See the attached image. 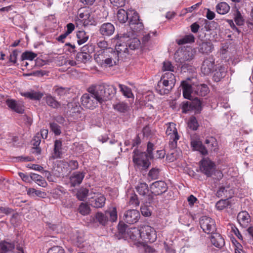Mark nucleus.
<instances>
[{"label": "nucleus", "mask_w": 253, "mask_h": 253, "mask_svg": "<svg viewBox=\"0 0 253 253\" xmlns=\"http://www.w3.org/2000/svg\"><path fill=\"white\" fill-rule=\"evenodd\" d=\"M148 157L146 152H141L137 150L133 151V162L137 168L141 169H146L150 165Z\"/></svg>", "instance_id": "2"}, {"label": "nucleus", "mask_w": 253, "mask_h": 253, "mask_svg": "<svg viewBox=\"0 0 253 253\" xmlns=\"http://www.w3.org/2000/svg\"><path fill=\"white\" fill-rule=\"evenodd\" d=\"M237 220L240 225L243 228H246L250 222V216L248 212L242 211L237 215Z\"/></svg>", "instance_id": "16"}, {"label": "nucleus", "mask_w": 253, "mask_h": 253, "mask_svg": "<svg viewBox=\"0 0 253 253\" xmlns=\"http://www.w3.org/2000/svg\"><path fill=\"white\" fill-rule=\"evenodd\" d=\"M195 38L192 34L185 36L183 38L176 40V42L178 45H182L187 43L194 42Z\"/></svg>", "instance_id": "34"}, {"label": "nucleus", "mask_w": 253, "mask_h": 253, "mask_svg": "<svg viewBox=\"0 0 253 253\" xmlns=\"http://www.w3.org/2000/svg\"><path fill=\"white\" fill-rule=\"evenodd\" d=\"M132 10L126 11L124 9H120L117 13V17L118 21L121 23H125L128 19V15H131Z\"/></svg>", "instance_id": "25"}, {"label": "nucleus", "mask_w": 253, "mask_h": 253, "mask_svg": "<svg viewBox=\"0 0 253 253\" xmlns=\"http://www.w3.org/2000/svg\"><path fill=\"white\" fill-rule=\"evenodd\" d=\"M213 49L212 44L210 42H203L199 44V51L202 54H208L211 52Z\"/></svg>", "instance_id": "24"}, {"label": "nucleus", "mask_w": 253, "mask_h": 253, "mask_svg": "<svg viewBox=\"0 0 253 253\" xmlns=\"http://www.w3.org/2000/svg\"><path fill=\"white\" fill-rule=\"evenodd\" d=\"M114 109L120 113H126L129 110L127 104L120 102L113 105Z\"/></svg>", "instance_id": "33"}, {"label": "nucleus", "mask_w": 253, "mask_h": 253, "mask_svg": "<svg viewBox=\"0 0 253 253\" xmlns=\"http://www.w3.org/2000/svg\"><path fill=\"white\" fill-rule=\"evenodd\" d=\"M37 56V54L34 52L31 51H25L22 53L21 55V59L22 60H29L32 61L36 58Z\"/></svg>", "instance_id": "50"}, {"label": "nucleus", "mask_w": 253, "mask_h": 253, "mask_svg": "<svg viewBox=\"0 0 253 253\" xmlns=\"http://www.w3.org/2000/svg\"><path fill=\"white\" fill-rule=\"evenodd\" d=\"M78 210L81 214L85 215L89 214L90 212V208L86 204L82 203L79 207Z\"/></svg>", "instance_id": "48"}, {"label": "nucleus", "mask_w": 253, "mask_h": 253, "mask_svg": "<svg viewBox=\"0 0 253 253\" xmlns=\"http://www.w3.org/2000/svg\"><path fill=\"white\" fill-rule=\"evenodd\" d=\"M181 86L183 90V95L185 98L190 100L191 93L192 92V86L186 81L181 83Z\"/></svg>", "instance_id": "27"}, {"label": "nucleus", "mask_w": 253, "mask_h": 253, "mask_svg": "<svg viewBox=\"0 0 253 253\" xmlns=\"http://www.w3.org/2000/svg\"><path fill=\"white\" fill-rule=\"evenodd\" d=\"M181 109L182 112L183 113H186L190 111L193 110L190 100L183 102L182 104Z\"/></svg>", "instance_id": "55"}, {"label": "nucleus", "mask_w": 253, "mask_h": 253, "mask_svg": "<svg viewBox=\"0 0 253 253\" xmlns=\"http://www.w3.org/2000/svg\"><path fill=\"white\" fill-rule=\"evenodd\" d=\"M62 146V143L60 140H56L54 141L53 152L51 156L53 159H59L61 157Z\"/></svg>", "instance_id": "21"}, {"label": "nucleus", "mask_w": 253, "mask_h": 253, "mask_svg": "<svg viewBox=\"0 0 253 253\" xmlns=\"http://www.w3.org/2000/svg\"><path fill=\"white\" fill-rule=\"evenodd\" d=\"M127 235L125 240L132 242L134 245H137L141 242V230L137 228H130L127 229Z\"/></svg>", "instance_id": "10"}, {"label": "nucleus", "mask_w": 253, "mask_h": 253, "mask_svg": "<svg viewBox=\"0 0 253 253\" xmlns=\"http://www.w3.org/2000/svg\"><path fill=\"white\" fill-rule=\"evenodd\" d=\"M6 104L12 111L18 114H23L24 112V107L20 102L12 99H7L5 101Z\"/></svg>", "instance_id": "14"}, {"label": "nucleus", "mask_w": 253, "mask_h": 253, "mask_svg": "<svg viewBox=\"0 0 253 253\" xmlns=\"http://www.w3.org/2000/svg\"><path fill=\"white\" fill-rule=\"evenodd\" d=\"M87 91L94 96L98 102L102 103L106 100L105 91H104V88L102 84L92 85L88 88Z\"/></svg>", "instance_id": "8"}, {"label": "nucleus", "mask_w": 253, "mask_h": 253, "mask_svg": "<svg viewBox=\"0 0 253 253\" xmlns=\"http://www.w3.org/2000/svg\"><path fill=\"white\" fill-rule=\"evenodd\" d=\"M46 104L50 107L57 109L60 106V103L55 99L51 94H47L44 97Z\"/></svg>", "instance_id": "26"}, {"label": "nucleus", "mask_w": 253, "mask_h": 253, "mask_svg": "<svg viewBox=\"0 0 253 253\" xmlns=\"http://www.w3.org/2000/svg\"><path fill=\"white\" fill-rule=\"evenodd\" d=\"M77 37L78 38V43L79 45L86 42L88 39V36L86 35V33H77Z\"/></svg>", "instance_id": "51"}, {"label": "nucleus", "mask_w": 253, "mask_h": 253, "mask_svg": "<svg viewBox=\"0 0 253 253\" xmlns=\"http://www.w3.org/2000/svg\"><path fill=\"white\" fill-rule=\"evenodd\" d=\"M128 47L130 49L134 50L138 48L140 45L139 40L136 38L129 40V42L127 43Z\"/></svg>", "instance_id": "45"}, {"label": "nucleus", "mask_w": 253, "mask_h": 253, "mask_svg": "<svg viewBox=\"0 0 253 253\" xmlns=\"http://www.w3.org/2000/svg\"><path fill=\"white\" fill-rule=\"evenodd\" d=\"M116 51L120 55L121 57H126L128 54V50L127 46L125 44H120L116 47Z\"/></svg>", "instance_id": "40"}, {"label": "nucleus", "mask_w": 253, "mask_h": 253, "mask_svg": "<svg viewBox=\"0 0 253 253\" xmlns=\"http://www.w3.org/2000/svg\"><path fill=\"white\" fill-rule=\"evenodd\" d=\"M107 216H109V220L112 222H115L117 219V212L116 208H113L110 211H107L105 212Z\"/></svg>", "instance_id": "52"}, {"label": "nucleus", "mask_w": 253, "mask_h": 253, "mask_svg": "<svg viewBox=\"0 0 253 253\" xmlns=\"http://www.w3.org/2000/svg\"><path fill=\"white\" fill-rule=\"evenodd\" d=\"M118 85L120 89V91L127 98H132L133 97V95L132 93L130 88L124 84H119Z\"/></svg>", "instance_id": "35"}, {"label": "nucleus", "mask_w": 253, "mask_h": 253, "mask_svg": "<svg viewBox=\"0 0 253 253\" xmlns=\"http://www.w3.org/2000/svg\"><path fill=\"white\" fill-rule=\"evenodd\" d=\"M131 17L128 21L129 26L132 32H140L144 29L143 23L139 19L138 13L135 11H131Z\"/></svg>", "instance_id": "7"}, {"label": "nucleus", "mask_w": 253, "mask_h": 253, "mask_svg": "<svg viewBox=\"0 0 253 253\" xmlns=\"http://www.w3.org/2000/svg\"><path fill=\"white\" fill-rule=\"evenodd\" d=\"M50 128L56 135H59L61 133L60 126L55 123H50Z\"/></svg>", "instance_id": "56"}, {"label": "nucleus", "mask_w": 253, "mask_h": 253, "mask_svg": "<svg viewBox=\"0 0 253 253\" xmlns=\"http://www.w3.org/2000/svg\"><path fill=\"white\" fill-rule=\"evenodd\" d=\"M159 174V169L156 168L152 169L148 173V176L152 179H157Z\"/></svg>", "instance_id": "60"}, {"label": "nucleus", "mask_w": 253, "mask_h": 253, "mask_svg": "<svg viewBox=\"0 0 253 253\" xmlns=\"http://www.w3.org/2000/svg\"><path fill=\"white\" fill-rule=\"evenodd\" d=\"M229 188H225V187H221L219 188L216 192V196L218 198H224L228 199L231 197L229 191L227 190Z\"/></svg>", "instance_id": "36"}, {"label": "nucleus", "mask_w": 253, "mask_h": 253, "mask_svg": "<svg viewBox=\"0 0 253 253\" xmlns=\"http://www.w3.org/2000/svg\"><path fill=\"white\" fill-rule=\"evenodd\" d=\"M15 247L17 253H24L22 245L18 243L15 240L12 242L8 240L1 241L0 242V253H13Z\"/></svg>", "instance_id": "3"}, {"label": "nucleus", "mask_w": 253, "mask_h": 253, "mask_svg": "<svg viewBox=\"0 0 253 253\" xmlns=\"http://www.w3.org/2000/svg\"><path fill=\"white\" fill-rule=\"evenodd\" d=\"M205 143L207 145L208 148L211 151H216L217 149V143L214 138L211 137L206 139Z\"/></svg>", "instance_id": "39"}, {"label": "nucleus", "mask_w": 253, "mask_h": 253, "mask_svg": "<svg viewBox=\"0 0 253 253\" xmlns=\"http://www.w3.org/2000/svg\"><path fill=\"white\" fill-rule=\"evenodd\" d=\"M191 145L194 150L199 151L202 155H206L208 154L207 148L200 140L193 139L191 141Z\"/></svg>", "instance_id": "22"}, {"label": "nucleus", "mask_w": 253, "mask_h": 253, "mask_svg": "<svg viewBox=\"0 0 253 253\" xmlns=\"http://www.w3.org/2000/svg\"><path fill=\"white\" fill-rule=\"evenodd\" d=\"M195 91L198 95L204 96L208 93L209 88L206 84H201L196 87V89Z\"/></svg>", "instance_id": "38"}, {"label": "nucleus", "mask_w": 253, "mask_h": 253, "mask_svg": "<svg viewBox=\"0 0 253 253\" xmlns=\"http://www.w3.org/2000/svg\"><path fill=\"white\" fill-rule=\"evenodd\" d=\"M215 63L213 57H209L205 59L201 66V72L204 75H209L213 72Z\"/></svg>", "instance_id": "13"}, {"label": "nucleus", "mask_w": 253, "mask_h": 253, "mask_svg": "<svg viewBox=\"0 0 253 253\" xmlns=\"http://www.w3.org/2000/svg\"><path fill=\"white\" fill-rule=\"evenodd\" d=\"M102 85V86H103L104 91H105V93L106 100L108 98L109 96L116 94L117 88L113 85L106 84H103Z\"/></svg>", "instance_id": "29"}, {"label": "nucleus", "mask_w": 253, "mask_h": 253, "mask_svg": "<svg viewBox=\"0 0 253 253\" xmlns=\"http://www.w3.org/2000/svg\"><path fill=\"white\" fill-rule=\"evenodd\" d=\"M75 24L77 28L81 29L83 27H85L89 25V21L88 20H84L79 18H75Z\"/></svg>", "instance_id": "57"}, {"label": "nucleus", "mask_w": 253, "mask_h": 253, "mask_svg": "<svg viewBox=\"0 0 253 253\" xmlns=\"http://www.w3.org/2000/svg\"><path fill=\"white\" fill-rule=\"evenodd\" d=\"M188 126L190 129L193 130H195L197 129L199 125L195 117H190L188 123Z\"/></svg>", "instance_id": "53"}, {"label": "nucleus", "mask_w": 253, "mask_h": 253, "mask_svg": "<svg viewBox=\"0 0 253 253\" xmlns=\"http://www.w3.org/2000/svg\"><path fill=\"white\" fill-rule=\"evenodd\" d=\"M106 198L103 195L100 194L99 196L92 198L90 204L92 207L95 208H101L105 205Z\"/></svg>", "instance_id": "19"}, {"label": "nucleus", "mask_w": 253, "mask_h": 253, "mask_svg": "<svg viewBox=\"0 0 253 253\" xmlns=\"http://www.w3.org/2000/svg\"><path fill=\"white\" fill-rule=\"evenodd\" d=\"M229 48V44L228 43H222V46L220 49L219 53L223 57H225L224 56L228 51Z\"/></svg>", "instance_id": "64"}, {"label": "nucleus", "mask_w": 253, "mask_h": 253, "mask_svg": "<svg viewBox=\"0 0 253 253\" xmlns=\"http://www.w3.org/2000/svg\"><path fill=\"white\" fill-rule=\"evenodd\" d=\"M211 241L212 245L218 248H221L225 245L224 238L218 233L214 232L211 234Z\"/></svg>", "instance_id": "18"}, {"label": "nucleus", "mask_w": 253, "mask_h": 253, "mask_svg": "<svg viewBox=\"0 0 253 253\" xmlns=\"http://www.w3.org/2000/svg\"><path fill=\"white\" fill-rule=\"evenodd\" d=\"M190 103L191 104L193 110H199L201 108V102L198 98H195L193 100H190Z\"/></svg>", "instance_id": "54"}, {"label": "nucleus", "mask_w": 253, "mask_h": 253, "mask_svg": "<svg viewBox=\"0 0 253 253\" xmlns=\"http://www.w3.org/2000/svg\"><path fill=\"white\" fill-rule=\"evenodd\" d=\"M82 104L84 107L89 109H93L96 106L98 101L94 97V96L90 93L84 94L82 98Z\"/></svg>", "instance_id": "11"}, {"label": "nucleus", "mask_w": 253, "mask_h": 253, "mask_svg": "<svg viewBox=\"0 0 253 253\" xmlns=\"http://www.w3.org/2000/svg\"><path fill=\"white\" fill-rule=\"evenodd\" d=\"M47 253H65L64 249L60 246H54L50 248Z\"/></svg>", "instance_id": "61"}, {"label": "nucleus", "mask_w": 253, "mask_h": 253, "mask_svg": "<svg viewBox=\"0 0 253 253\" xmlns=\"http://www.w3.org/2000/svg\"><path fill=\"white\" fill-rule=\"evenodd\" d=\"M129 204L134 207H136L139 205V202L138 200L137 196L135 194H131V196L129 199Z\"/></svg>", "instance_id": "62"}, {"label": "nucleus", "mask_w": 253, "mask_h": 253, "mask_svg": "<svg viewBox=\"0 0 253 253\" xmlns=\"http://www.w3.org/2000/svg\"><path fill=\"white\" fill-rule=\"evenodd\" d=\"M90 59V55L85 52L82 51L77 53L76 56V60L81 63H86Z\"/></svg>", "instance_id": "37"}, {"label": "nucleus", "mask_w": 253, "mask_h": 253, "mask_svg": "<svg viewBox=\"0 0 253 253\" xmlns=\"http://www.w3.org/2000/svg\"><path fill=\"white\" fill-rule=\"evenodd\" d=\"M141 230L142 239L145 242L153 243L157 239V235L154 228L149 225H144Z\"/></svg>", "instance_id": "9"}, {"label": "nucleus", "mask_w": 253, "mask_h": 253, "mask_svg": "<svg viewBox=\"0 0 253 253\" xmlns=\"http://www.w3.org/2000/svg\"><path fill=\"white\" fill-rule=\"evenodd\" d=\"M54 92L59 96H63L67 94L69 89L68 88H65L59 86H54L53 88Z\"/></svg>", "instance_id": "47"}, {"label": "nucleus", "mask_w": 253, "mask_h": 253, "mask_svg": "<svg viewBox=\"0 0 253 253\" xmlns=\"http://www.w3.org/2000/svg\"><path fill=\"white\" fill-rule=\"evenodd\" d=\"M114 31L115 27L111 23H104L100 28V32H114Z\"/></svg>", "instance_id": "49"}, {"label": "nucleus", "mask_w": 253, "mask_h": 253, "mask_svg": "<svg viewBox=\"0 0 253 253\" xmlns=\"http://www.w3.org/2000/svg\"><path fill=\"white\" fill-rule=\"evenodd\" d=\"M139 195L145 196L149 191L148 185L146 183H140L136 187Z\"/></svg>", "instance_id": "42"}, {"label": "nucleus", "mask_w": 253, "mask_h": 253, "mask_svg": "<svg viewBox=\"0 0 253 253\" xmlns=\"http://www.w3.org/2000/svg\"><path fill=\"white\" fill-rule=\"evenodd\" d=\"M166 133L169 137V147L173 149L177 147V141L179 139L175 124L173 123H169L168 125Z\"/></svg>", "instance_id": "4"}, {"label": "nucleus", "mask_w": 253, "mask_h": 253, "mask_svg": "<svg viewBox=\"0 0 253 253\" xmlns=\"http://www.w3.org/2000/svg\"><path fill=\"white\" fill-rule=\"evenodd\" d=\"M75 244L77 247L81 249L84 248L87 245V243L85 241L82 235H79L77 237Z\"/></svg>", "instance_id": "44"}, {"label": "nucleus", "mask_w": 253, "mask_h": 253, "mask_svg": "<svg viewBox=\"0 0 253 253\" xmlns=\"http://www.w3.org/2000/svg\"><path fill=\"white\" fill-rule=\"evenodd\" d=\"M196 50L191 47H187L183 50L177 51L175 54V58L178 59L181 63H183L185 61H189L194 58Z\"/></svg>", "instance_id": "6"}, {"label": "nucleus", "mask_w": 253, "mask_h": 253, "mask_svg": "<svg viewBox=\"0 0 253 253\" xmlns=\"http://www.w3.org/2000/svg\"><path fill=\"white\" fill-rule=\"evenodd\" d=\"M95 220L96 222L99 223L100 224L104 226L107 223L109 218L106 212L103 213L101 212H98L95 214Z\"/></svg>", "instance_id": "30"}, {"label": "nucleus", "mask_w": 253, "mask_h": 253, "mask_svg": "<svg viewBox=\"0 0 253 253\" xmlns=\"http://www.w3.org/2000/svg\"><path fill=\"white\" fill-rule=\"evenodd\" d=\"M21 95L26 98L34 100H40L43 96V93L39 91H31L21 92Z\"/></svg>", "instance_id": "23"}, {"label": "nucleus", "mask_w": 253, "mask_h": 253, "mask_svg": "<svg viewBox=\"0 0 253 253\" xmlns=\"http://www.w3.org/2000/svg\"><path fill=\"white\" fill-rule=\"evenodd\" d=\"M154 145L153 143L150 142H148L147 144V154L149 157V159H152L154 158V156L153 154V151L154 150Z\"/></svg>", "instance_id": "59"}, {"label": "nucleus", "mask_w": 253, "mask_h": 253, "mask_svg": "<svg viewBox=\"0 0 253 253\" xmlns=\"http://www.w3.org/2000/svg\"><path fill=\"white\" fill-rule=\"evenodd\" d=\"M31 178H32V180L34 181L36 183L41 186L45 187L47 185V183L44 178L39 174L31 173Z\"/></svg>", "instance_id": "28"}, {"label": "nucleus", "mask_w": 253, "mask_h": 253, "mask_svg": "<svg viewBox=\"0 0 253 253\" xmlns=\"http://www.w3.org/2000/svg\"><path fill=\"white\" fill-rule=\"evenodd\" d=\"M216 9L218 13L220 14H225L229 11L230 6L225 2H221L216 5Z\"/></svg>", "instance_id": "31"}, {"label": "nucleus", "mask_w": 253, "mask_h": 253, "mask_svg": "<svg viewBox=\"0 0 253 253\" xmlns=\"http://www.w3.org/2000/svg\"><path fill=\"white\" fill-rule=\"evenodd\" d=\"M200 169L201 171L207 177H211L215 173L218 175V179H221L223 175L220 171L215 170V165L209 158H203L200 162Z\"/></svg>", "instance_id": "1"}, {"label": "nucleus", "mask_w": 253, "mask_h": 253, "mask_svg": "<svg viewBox=\"0 0 253 253\" xmlns=\"http://www.w3.org/2000/svg\"><path fill=\"white\" fill-rule=\"evenodd\" d=\"M161 80H165L166 81H168L169 82H170V84H175V78L174 75L170 73V72H168L166 73L165 74H164L162 77L161 78Z\"/></svg>", "instance_id": "46"}, {"label": "nucleus", "mask_w": 253, "mask_h": 253, "mask_svg": "<svg viewBox=\"0 0 253 253\" xmlns=\"http://www.w3.org/2000/svg\"><path fill=\"white\" fill-rule=\"evenodd\" d=\"M118 233L119 235V238H123L125 240L126 238L127 235V225L125 223H119L118 226Z\"/></svg>", "instance_id": "32"}, {"label": "nucleus", "mask_w": 253, "mask_h": 253, "mask_svg": "<svg viewBox=\"0 0 253 253\" xmlns=\"http://www.w3.org/2000/svg\"><path fill=\"white\" fill-rule=\"evenodd\" d=\"M163 71H168L172 72L174 71V66H173L171 63L168 61H166L163 62Z\"/></svg>", "instance_id": "63"}, {"label": "nucleus", "mask_w": 253, "mask_h": 253, "mask_svg": "<svg viewBox=\"0 0 253 253\" xmlns=\"http://www.w3.org/2000/svg\"><path fill=\"white\" fill-rule=\"evenodd\" d=\"M151 189L155 194L161 195L167 191L168 186L164 181H157L152 184Z\"/></svg>", "instance_id": "15"}, {"label": "nucleus", "mask_w": 253, "mask_h": 253, "mask_svg": "<svg viewBox=\"0 0 253 253\" xmlns=\"http://www.w3.org/2000/svg\"><path fill=\"white\" fill-rule=\"evenodd\" d=\"M140 217L138 211L136 210H130L126 211L124 215V219L126 222L128 224L136 223Z\"/></svg>", "instance_id": "12"}, {"label": "nucleus", "mask_w": 253, "mask_h": 253, "mask_svg": "<svg viewBox=\"0 0 253 253\" xmlns=\"http://www.w3.org/2000/svg\"><path fill=\"white\" fill-rule=\"evenodd\" d=\"M109 56L116 65L119 61L120 55L118 54L117 51H113L112 49H111L110 55Z\"/></svg>", "instance_id": "58"}, {"label": "nucleus", "mask_w": 253, "mask_h": 253, "mask_svg": "<svg viewBox=\"0 0 253 253\" xmlns=\"http://www.w3.org/2000/svg\"><path fill=\"white\" fill-rule=\"evenodd\" d=\"M213 73L212 79L214 81L218 82L225 77L227 73V69L224 66H220L213 71Z\"/></svg>", "instance_id": "17"}, {"label": "nucleus", "mask_w": 253, "mask_h": 253, "mask_svg": "<svg viewBox=\"0 0 253 253\" xmlns=\"http://www.w3.org/2000/svg\"><path fill=\"white\" fill-rule=\"evenodd\" d=\"M84 177V173L83 172H76L73 173L70 177V180L72 186L80 184Z\"/></svg>", "instance_id": "20"}, {"label": "nucleus", "mask_w": 253, "mask_h": 253, "mask_svg": "<svg viewBox=\"0 0 253 253\" xmlns=\"http://www.w3.org/2000/svg\"><path fill=\"white\" fill-rule=\"evenodd\" d=\"M156 91L160 94L163 95L168 94V88L165 86L164 83L163 82V80H160L158 83L157 86L155 87Z\"/></svg>", "instance_id": "41"}, {"label": "nucleus", "mask_w": 253, "mask_h": 253, "mask_svg": "<svg viewBox=\"0 0 253 253\" xmlns=\"http://www.w3.org/2000/svg\"><path fill=\"white\" fill-rule=\"evenodd\" d=\"M199 222L201 228L206 233L212 234L216 231L215 221L211 218L203 216L200 218Z\"/></svg>", "instance_id": "5"}, {"label": "nucleus", "mask_w": 253, "mask_h": 253, "mask_svg": "<svg viewBox=\"0 0 253 253\" xmlns=\"http://www.w3.org/2000/svg\"><path fill=\"white\" fill-rule=\"evenodd\" d=\"M89 190L86 188H82L77 193V197L80 201H84L88 194Z\"/></svg>", "instance_id": "43"}]
</instances>
